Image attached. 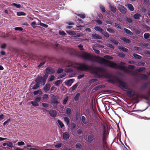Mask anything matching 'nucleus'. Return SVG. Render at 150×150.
<instances>
[{
  "label": "nucleus",
  "instance_id": "f257e3e1",
  "mask_svg": "<svg viewBox=\"0 0 150 150\" xmlns=\"http://www.w3.org/2000/svg\"><path fill=\"white\" fill-rule=\"evenodd\" d=\"M106 130L105 125L103 126V130L102 139L99 137L96 136L95 142L93 145L94 148L97 150H100L102 147L105 149L108 147L107 140L108 136L106 133Z\"/></svg>",
  "mask_w": 150,
  "mask_h": 150
},
{
  "label": "nucleus",
  "instance_id": "f03ea898",
  "mask_svg": "<svg viewBox=\"0 0 150 150\" xmlns=\"http://www.w3.org/2000/svg\"><path fill=\"white\" fill-rule=\"evenodd\" d=\"M97 58L99 59L100 62L98 61H96V62L101 64H104L110 67L116 69L117 64L111 61L106 60L103 58H100L98 57Z\"/></svg>",
  "mask_w": 150,
  "mask_h": 150
},
{
  "label": "nucleus",
  "instance_id": "7ed1b4c3",
  "mask_svg": "<svg viewBox=\"0 0 150 150\" xmlns=\"http://www.w3.org/2000/svg\"><path fill=\"white\" fill-rule=\"evenodd\" d=\"M105 69L103 67H96L94 68L93 74L97 76L98 78H101L103 77V74L105 73Z\"/></svg>",
  "mask_w": 150,
  "mask_h": 150
},
{
  "label": "nucleus",
  "instance_id": "20e7f679",
  "mask_svg": "<svg viewBox=\"0 0 150 150\" xmlns=\"http://www.w3.org/2000/svg\"><path fill=\"white\" fill-rule=\"evenodd\" d=\"M48 77V75L45 74L43 76H38L35 79V81L36 83H42L43 86L45 84L47 79Z\"/></svg>",
  "mask_w": 150,
  "mask_h": 150
},
{
  "label": "nucleus",
  "instance_id": "39448f33",
  "mask_svg": "<svg viewBox=\"0 0 150 150\" xmlns=\"http://www.w3.org/2000/svg\"><path fill=\"white\" fill-rule=\"evenodd\" d=\"M92 69L91 66L87 65L84 63L80 64L79 66L77 67V69L81 71H87L90 70Z\"/></svg>",
  "mask_w": 150,
  "mask_h": 150
},
{
  "label": "nucleus",
  "instance_id": "423d86ee",
  "mask_svg": "<svg viewBox=\"0 0 150 150\" xmlns=\"http://www.w3.org/2000/svg\"><path fill=\"white\" fill-rule=\"evenodd\" d=\"M81 57L85 60L88 61H93V59H92V55L86 52H83L81 55Z\"/></svg>",
  "mask_w": 150,
  "mask_h": 150
},
{
  "label": "nucleus",
  "instance_id": "0eeeda50",
  "mask_svg": "<svg viewBox=\"0 0 150 150\" xmlns=\"http://www.w3.org/2000/svg\"><path fill=\"white\" fill-rule=\"evenodd\" d=\"M127 91L126 92L127 95L129 97L132 98L135 96L136 99H138L139 98V94L138 93H135L134 92L132 93L131 89Z\"/></svg>",
  "mask_w": 150,
  "mask_h": 150
},
{
  "label": "nucleus",
  "instance_id": "6e6552de",
  "mask_svg": "<svg viewBox=\"0 0 150 150\" xmlns=\"http://www.w3.org/2000/svg\"><path fill=\"white\" fill-rule=\"evenodd\" d=\"M64 67H74V63L72 61L69 60H65L64 63Z\"/></svg>",
  "mask_w": 150,
  "mask_h": 150
},
{
  "label": "nucleus",
  "instance_id": "1a4fd4ad",
  "mask_svg": "<svg viewBox=\"0 0 150 150\" xmlns=\"http://www.w3.org/2000/svg\"><path fill=\"white\" fill-rule=\"evenodd\" d=\"M117 8L122 13L125 14L127 13V9L124 6L119 4L117 7Z\"/></svg>",
  "mask_w": 150,
  "mask_h": 150
},
{
  "label": "nucleus",
  "instance_id": "9d476101",
  "mask_svg": "<svg viewBox=\"0 0 150 150\" xmlns=\"http://www.w3.org/2000/svg\"><path fill=\"white\" fill-rule=\"evenodd\" d=\"M141 97L147 100L150 101V88L147 91L146 94L142 95Z\"/></svg>",
  "mask_w": 150,
  "mask_h": 150
},
{
  "label": "nucleus",
  "instance_id": "9b49d317",
  "mask_svg": "<svg viewBox=\"0 0 150 150\" xmlns=\"http://www.w3.org/2000/svg\"><path fill=\"white\" fill-rule=\"evenodd\" d=\"M116 81L117 83H119V85L125 89H127V88L125 86V83L121 81L118 78L116 77Z\"/></svg>",
  "mask_w": 150,
  "mask_h": 150
},
{
  "label": "nucleus",
  "instance_id": "f8f14e48",
  "mask_svg": "<svg viewBox=\"0 0 150 150\" xmlns=\"http://www.w3.org/2000/svg\"><path fill=\"white\" fill-rule=\"evenodd\" d=\"M116 69H119L121 70H123L126 73H128L129 71L127 68V67L125 66H122L119 65L117 64V65Z\"/></svg>",
  "mask_w": 150,
  "mask_h": 150
},
{
  "label": "nucleus",
  "instance_id": "ddd939ff",
  "mask_svg": "<svg viewBox=\"0 0 150 150\" xmlns=\"http://www.w3.org/2000/svg\"><path fill=\"white\" fill-rule=\"evenodd\" d=\"M109 7L110 8L111 11L113 13H115L116 12L117 8L114 4L110 3Z\"/></svg>",
  "mask_w": 150,
  "mask_h": 150
},
{
  "label": "nucleus",
  "instance_id": "4468645a",
  "mask_svg": "<svg viewBox=\"0 0 150 150\" xmlns=\"http://www.w3.org/2000/svg\"><path fill=\"white\" fill-rule=\"evenodd\" d=\"M46 72L47 74H50L54 73L55 71L52 68L48 67L46 69Z\"/></svg>",
  "mask_w": 150,
  "mask_h": 150
},
{
  "label": "nucleus",
  "instance_id": "2eb2a0df",
  "mask_svg": "<svg viewBox=\"0 0 150 150\" xmlns=\"http://www.w3.org/2000/svg\"><path fill=\"white\" fill-rule=\"evenodd\" d=\"M108 79L107 80V81L108 83L114 84L115 82H116V78L114 79L112 77H108Z\"/></svg>",
  "mask_w": 150,
  "mask_h": 150
},
{
  "label": "nucleus",
  "instance_id": "dca6fc26",
  "mask_svg": "<svg viewBox=\"0 0 150 150\" xmlns=\"http://www.w3.org/2000/svg\"><path fill=\"white\" fill-rule=\"evenodd\" d=\"M49 113L50 115L53 117H54L57 115V113L55 110H50L49 111Z\"/></svg>",
  "mask_w": 150,
  "mask_h": 150
},
{
  "label": "nucleus",
  "instance_id": "f3484780",
  "mask_svg": "<svg viewBox=\"0 0 150 150\" xmlns=\"http://www.w3.org/2000/svg\"><path fill=\"white\" fill-rule=\"evenodd\" d=\"M70 137L69 134L67 132L63 133V138L65 140L68 139Z\"/></svg>",
  "mask_w": 150,
  "mask_h": 150
},
{
  "label": "nucleus",
  "instance_id": "a211bd4d",
  "mask_svg": "<svg viewBox=\"0 0 150 150\" xmlns=\"http://www.w3.org/2000/svg\"><path fill=\"white\" fill-rule=\"evenodd\" d=\"M94 139L93 135L92 134L89 135L88 136V142L89 143H91Z\"/></svg>",
  "mask_w": 150,
  "mask_h": 150
},
{
  "label": "nucleus",
  "instance_id": "6ab92c4d",
  "mask_svg": "<svg viewBox=\"0 0 150 150\" xmlns=\"http://www.w3.org/2000/svg\"><path fill=\"white\" fill-rule=\"evenodd\" d=\"M50 85L49 84H46L43 88L45 92L48 91L50 89Z\"/></svg>",
  "mask_w": 150,
  "mask_h": 150
},
{
  "label": "nucleus",
  "instance_id": "aec40b11",
  "mask_svg": "<svg viewBox=\"0 0 150 150\" xmlns=\"http://www.w3.org/2000/svg\"><path fill=\"white\" fill-rule=\"evenodd\" d=\"M73 79H70L65 82V84L67 86H70L73 82Z\"/></svg>",
  "mask_w": 150,
  "mask_h": 150
},
{
  "label": "nucleus",
  "instance_id": "412c9836",
  "mask_svg": "<svg viewBox=\"0 0 150 150\" xmlns=\"http://www.w3.org/2000/svg\"><path fill=\"white\" fill-rule=\"evenodd\" d=\"M33 83V82H32V84L30 86L31 87H32V88L33 90L36 89L40 87V84L39 83H36L33 86L32 85Z\"/></svg>",
  "mask_w": 150,
  "mask_h": 150
},
{
  "label": "nucleus",
  "instance_id": "4be33fe9",
  "mask_svg": "<svg viewBox=\"0 0 150 150\" xmlns=\"http://www.w3.org/2000/svg\"><path fill=\"white\" fill-rule=\"evenodd\" d=\"M118 48L120 50H121L123 52H127L128 51V50L124 47H123L118 46Z\"/></svg>",
  "mask_w": 150,
  "mask_h": 150
},
{
  "label": "nucleus",
  "instance_id": "5701e85b",
  "mask_svg": "<svg viewBox=\"0 0 150 150\" xmlns=\"http://www.w3.org/2000/svg\"><path fill=\"white\" fill-rule=\"evenodd\" d=\"M94 29L97 31L100 32L102 34L103 31V30L101 28L98 26H95L94 28Z\"/></svg>",
  "mask_w": 150,
  "mask_h": 150
},
{
  "label": "nucleus",
  "instance_id": "b1692460",
  "mask_svg": "<svg viewBox=\"0 0 150 150\" xmlns=\"http://www.w3.org/2000/svg\"><path fill=\"white\" fill-rule=\"evenodd\" d=\"M92 36L94 39H102V38L101 36L97 34H93Z\"/></svg>",
  "mask_w": 150,
  "mask_h": 150
},
{
  "label": "nucleus",
  "instance_id": "393cba45",
  "mask_svg": "<svg viewBox=\"0 0 150 150\" xmlns=\"http://www.w3.org/2000/svg\"><path fill=\"white\" fill-rule=\"evenodd\" d=\"M81 122L85 125L87 124L88 123L87 120L84 116L81 117Z\"/></svg>",
  "mask_w": 150,
  "mask_h": 150
},
{
  "label": "nucleus",
  "instance_id": "a878e982",
  "mask_svg": "<svg viewBox=\"0 0 150 150\" xmlns=\"http://www.w3.org/2000/svg\"><path fill=\"white\" fill-rule=\"evenodd\" d=\"M141 17V15L138 13H136L133 16L134 18L136 19L139 20L140 17Z\"/></svg>",
  "mask_w": 150,
  "mask_h": 150
},
{
  "label": "nucleus",
  "instance_id": "bb28decb",
  "mask_svg": "<svg viewBox=\"0 0 150 150\" xmlns=\"http://www.w3.org/2000/svg\"><path fill=\"white\" fill-rule=\"evenodd\" d=\"M124 30L129 35H133V33L130 31V30L126 28H124Z\"/></svg>",
  "mask_w": 150,
  "mask_h": 150
},
{
  "label": "nucleus",
  "instance_id": "cd10ccee",
  "mask_svg": "<svg viewBox=\"0 0 150 150\" xmlns=\"http://www.w3.org/2000/svg\"><path fill=\"white\" fill-rule=\"evenodd\" d=\"M126 43H130L131 42L130 40L124 37L122 38V39Z\"/></svg>",
  "mask_w": 150,
  "mask_h": 150
},
{
  "label": "nucleus",
  "instance_id": "c85d7f7f",
  "mask_svg": "<svg viewBox=\"0 0 150 150\" xmlns=\"http://www.w3.org/2000/svg\"><path fill=\"white\" fill-rule=\"evenodd\" d=\"M128 8L131 11H133L134 10V8L133 5L130 4H128Z\"/></svg>",
  "mask_w": 150,
  "mask_h": 150
},
{
  "label": "nucleus",
  "instance_id": "c756f323",
  "mask_svg": "<svg viewBox=\"0 0 150 150\" xmlns=\"http://www.w3.org/2000/svg\"><path fill=\"white\" fill-rule=\"evenodd\" d=\"M100 10L101 11V12L102 13H104L105 12V7L103 6L102 5H100Z\"/></svg>",
  "mask_w": 150,
  "mask_h": 150
},
{
  "label": "nucleus",
  "instance_id": "7c9ffc66",
  "mask_svg": "<svg viewBox=\"0 0 150 150\" xmlns=\"http://www.w3.org/2000/svg\"><path fill=\"white\" fill-rule=\"evenodd\" d=\"M71 113V110L69 108H68L67 109L66 111V114L68 115V116L70 117Z\"/></svg>",
  "mask_w": 150,
  "mask_h": 150
},
{
  "label": "nucleus",
  "instance_id": "2f4dec72",
  "mask_svg": "<svg viewBox=\"0 0 150 150\" xmlns=\"http://www.w3.org/2000/svg\"><path fill=\"white\" fill-rule=\"evenodd\" d=\"M80 93H78L76 94L75 96L74 97V100L75 101L77 102L78 100L79 96H80Z\"/></svg>",
  "mask_w": 150,
  "mask_h": 150
},
{
  "label": "nucleus",
  "instance_id": "473e14b6",
  "mask_svg": "<svg viewBox=\"0 0 150 150\" xmlns=\"http://www.w3.org/2000/svg\"><path fill=\"white\" fill-rule=\"evenodd\" d=\"M17 15L18 16H25L26 14L22 11L18 12L17 13Z\"/></svg>",
  "mask_w": 150,
  "mask_h": 150
},
{
  "label": "nucleus",
  "instance_id": "72a5a7b5",
  "mask_svg": "<svg viewBox=\"0 0 150 150\" xmlns=\"http://www.w3.org/2000/svg\"><path fill=\"white\" fill-rule=\"evenodd\" d=\"M133 56L134 57L137 59H140L142 58L141 56L135 53L133 54Z\"/></svg>",
  "mask_w": 150,
  "mask_h": 150
},
{
  "label": "nucleus",
  "instance_id": "f704fd0d",
  "mask_svg": "<svg viewBox=\"0 0 150 150\" xmlns=\"http://www.w3.org/2000/svg\"><path fill=\"white\" fill-rule=\"evenodd\" d=\"M57 122L59 125L60 126L61 128H62L64 126V125L63 122L61 121L60 120H58L57 121Z\"/></svg>",
  "mask_w": 150,
  "mask_h": 150
},
{
  "label": "nucleus",
  "instance_id": "c9c22d12",
  "mask_svg": "<svg viewBox=\"0 0 150 150\" xmlns=\"http://www.w3.org/2000/svg\"><path fill=\"white\" fill-rule=\"evenodd\" d=\"M64 120L66 123L67 125H68L69 122V118L67 117H65L64 118Z\"/></svg>",
  "mask_w": 150,
  "mask_h": 150
},
{
  "label": "nucleus",
  "instance_id": "e433bc0d",
  "mask_svg": "<svg viewBox=\"0 0 150 150\" xmlns=\"http://www.w3.org/2000/svg\"><path fill=\"white\" fill-rule=\"evenodd\" d=\"M62 81L61 80L56 81L55 83V84L56 86H58L62 82Z\"/></svg>",
  "mask_w": 150,
  "mask_h": 150
},
{
  "label": "nucleus",
  "instance_id": "4c0bfd02",
  "mask_svg": "<svg viewBox=\"0 0 150 150\" xmlns=\"http://www.w3.org/2000/svg\"><path fill=\"white\" fill-rule=\"evenodd\" d=\"M146 69V68L144 67H140L137 69L136 71L138 72H140L143 71Z\"/></svg>",
  "mask_w": 150,
  "mask_h": 150
},
{
  "label": "nucleus",
  "instance_id": "58836bf2",
  "mask_svg": "<svg viewBox=\"0 0 150 150\" xmlns=\"http://www.w3.org/2000/svg\"><path fill=\"white\" fill-rule=\"evenodd\" d=\"M51 102L52 104H54L56 105H57L59 103L58 100L55 99H53Z\"/></svg>",
  "mask_w": 150,
  "mask_h": 150
},
{
  "label": "nucleus",
  "instance_id": "ea45409f",
  "mask_svg": "<svg viewBox=\"0 0 150 150\" xmlns=\"http://www.w3.org/2000/svg\"><path fill=\"white\" fill-rule=\"evenodd\" d=\"M102 34L106 38H109V34L106 32L103 31Z\"/></svg>",
  "mask_w": 150,
  "mask_h": 150
},
{
  "label": "nucleus",
  "instance_id": "a19ab883",
  "mask_svg": "<svg viewBox=\"0 0 150 150\" xmlns=\"http://www.w3.org/2000/svg\"><path fill=\"white\" fill-rule=\"evenodd\" d=\"M31 103L33 106L35 107L38 106L39 105L38 103L35 102V101H31Z\"/></svg>",
  "mask_w": 150,
  "mask_h": 150
},
{
  "label": "nucleus",
  "instance_id": "79ce46f5",
  "mask_svg": "<svg viewBox=\"0 0 150 150\" xmlns=\"http://www.w3.org/2000/svg\"><path fill=\"white\" fill-rule=\"evenodd\" d=\"M78 86V84L77 83H76L70 88V89L72 91H73L75 90L77 87Z\"/></svg>",
  "mask_w": 150,
  "mask_h": 150
},
{
  "label": "nucleus",
  "instance_id": "37998d69",
  "mask_svg": "<svg viewBox=\"0 0 150 150\" xmlns=\"http://www.w3.org/2000/svg\"><path fill=\"white\" fill-rule=\"evenodd\" d=\"M80 115L79 112H76L75 114V119L76 120H78L80 117Z\"/></svg>",
  "mask_w": 150,
  "mask_h": 150
},
{
  "label": "nucleus",
  "instance_id": "c03bdc74",
  "mask_svg": "<svg viewBox=\"0 0 150 150\" xmlns=\"http://www.w3.org/2000/svg\"><path fill=\"white\" fill-rule=\"evenodd\" d=\"M41 97L39 96H38L37 97L35 98V102L38 103L40 101Z\"/></svg>",
  "mask_w": 150,
  "mask_h": 150
},
{
  "label": "nucleus",
  "instance_id": "a18cd8bd",
  "mask_svg": "<svg viewBox=\"0 0 150 150\" xmlns=\"http://www.w3.org/2000/svg\"><path fill=\"white\" fill-rule=\"evenodd\" d=\"M7 146L11 148L13 147V144L11 142L8 141H7Z\"/></svg>",
  "mask_w": 150,
  "mask_h": 150
},
{
  "label": "nucleus",
  "instance_id": "49530a36",
  "mask_svg": "<svg viewBox=\"0 0 150 150\" xmlns=\"http://www.w3.org/2000/svg\"><path fill=\"white\" fill-rule=\"evenodd\" d=\"M70 35H75L76 34L75 32L74 31L69 30V31L67 32Z\"/></svg>",
  "mask_w": 150,
  "mask_h": 150
},
{
  "label": "nucleus",
  "instance_id": "de8ad7c7",
  "mask_svg": "<svg viewBox=\"0 0 150 150\" xmlns=\"http://www.w3.org/2000/svg\"><path fill=\"white\" fill-rule=\"evenodd\" d=\"M68 99V96H67L64 99L63 104L64 105H65L67 104V102Z\"/></svg>",
  "mask_w": 150,
  "mask_h": 150
},
{
  "label": "nucleus",
  "instance_id": "09e8293b",
  "mask_svg": "<svg viewBox=\"0 0 150 150\" xmlns=\"http://www.w3.org/2000/svg\"><path fill=\"white\" fill-rule=\"evenodd\" d=\"M104 57L107 59L109 60H111L113 59V57L111 56H110L109 55H106L104 56Z\"/></svg>",
  "mask_w": 150,
  "mask_h": 150
},
{
  "label": "nucleus",
  "instance_id": "8fccbe9b",
  "mask_svg": "<svg viewBox=\"0 0 150 150\" xmlns=\"http://www.w3.org/2000/svg\"><path fill=\"white\" fill-rule=\"evenodd\" d=\"M12 6H16L17 8H19L21 7V5L20 4H17L15 3H13L12 4Z\"/></svg>",
  "mask_w": 150,
  "mask_h": 150
},
{
  "label": "nucleus",
  "instance_id": "3c124183",
  "mask_svg": "<svg viewBox=\"0 0 150 150\" xmlns=\"http://www.w3.org/2000/svg\"><path fill=\"white\" fill-rule=\"evenodd\" d=\"M48 98V96L47 94H45L43 95L42 98L43 100H47Z\"/></svg>",
  "mask_w": 150,
  "mask_h": 150
},
{
  "label": "nucleus",
  "instance_id": "603ef678",
  "mask_svg": "<svg viewBox=\"0 0 150 150\" xmlns=\"http://www.w3.org/2000/svg\"><path fill=\"white\" fill-rule=\"evenodd\" d=\"M77 16L82 18H84L86 17V15L85 14H77Z\"/></svg>",
  "mask_w": 150,
  "mask_h": 150
},
{
  "label": "nucleus",
  "instance_id": "864d4df0",
  "mask_svg": "<svg viewBox=\"0 0 150 150\" xmlns=\"http://www.w3.org/2000/svg\"><path fill=\"white\" fill-rule=\"evenodd\" d=\"M150 36V34L149 33H145L144 34V38L146 39H147Z\"/></svg>",
  "mask_w": 150,
  "mask_h": 150
},
{
  "label": "nucleus",
  "instance_id": "5fc2aeb1",
  "mask_svg": "<svg viewBox=\"0 0 150 150\" xmlns=\"http://www.w3.org/2000/svg\"><path fill=\"white\" fill-rule=\"evenodd\" d=\"M107 30L110 33H115V31L112 28H107Z\"/></svg>",
  "mask_w": 150,
  "mask_h": 150
},
{
  "label": "nucleus",
  "instance_id": "6e6d98bb",
  "mask_svg": "<svg viewBox=\"0 0 150 150\" xmlns=\"http://www.w3.org/2000/svg\"><path fill=\"white\" fill-rule=\"evenodd\" d=\"M107 47H110L111 49H114L115 48L114 47L113 45L110 43L107 44Z\"/></svg>",
  "mask_w": 150,
  "mask_h": 150
},
{
  "label": "nucleus",
  "instance_id": "4d7b16f0",
  "mask_svg": "<svg viewBox=\"0 0 150 150\" xmlns=\"http://www.w3.org/2000/svg\"><path fill=\"white\" fill-rule=\"evenodd\" d=\"M112 42L115 44V45H118L119 43V42L118 41L116 40H115V39H112V40H110Z\"/></svg>",
  "mask_w": 150,
  "mask_h": 150
},
{
  "label": "nucleus",
  "instance_id": "13d9d810",
  "mask_svg": "<svg viewBox=\"0 0 150 150\" xmlns=\"http://www.w3.org/2000/svg\"><path fill=\"white\" fill-rule=\"evenodd\" d=\"M40 25L45 28H47L48 27V25H47L42 23H40Z\"/></svg>",
  "mask_w": 150,
  "mask_h": 150
},
{
  "label": "nucleus",
  "instance_id": "bf43d9fd",
  "mask_svg": "<svg viewBox=\"0 0 150 150\" xmlns=\"http://www.w3.org/2000/svg\"><path fill=\"white\" fill-rule=\"evenodd\" d=\"M15 30H19L22 31L23 30V29L21 27H17L14 28Z\"/></svg>",
  "mask_w": 150,
  "mask_h": 150
},
{
  "label": "nucleus",
  "instance_id": "052dcab7",
  "mask_svg": "<svg viewBox=\"0 0 150 150\" xmlns=\"http://www.w3.org/2000/svg\"><path fill=\"white\" fill-rule=\"evenodd\" d=\"M63 69L61 68H59L57 71V73L58 74H60L63 71Z\"/></svg>",
  "mask_w": 150,
  "mask_h": 150
},
{
  "label": "nucleus",
  "instance_id": "680f3d73",
  "mask_svg": "<svg viewBox=\"0 0 150 150\" xmlns=\"http://www.w3.org/2000/svg\"><path fill=\"white\" fill-rule=\"evenodd\" d=\"M62 145V143H57L55 145V147L57 148H60L61 147Z\"/></svg>",
  "mask_w": 150,
  "mask_h": 150
},
{
  "label": "nucleus",
  "instance_id": "e2e57ef3",
  "mask_svg": "<svg viewBox=\"0 0 150 150\" xmlns=\"http://www.w3.org/2000/svg\"><path fill=\"white\" fill-rule=\"evenodd\" d=\"M147 86V84L146 83H145L143 85L141 86V88L143 90L145 89Z\"/></svg>",
  "mask_w": 150,
  "mask_h": 150
},
{
  "label": "nucleus",
  "instance_id": "0e129e2a",
  "mask_svg": "<svg viewBox=\"0 0 150 150\" xmlns=\"http://www.w3.org/2000/svg\"><path fill=\"white\" fill-rule=\"evenodd\" d=\"M75 147L76 149H81V146L80 144L77 143L76 144Z\"/></svg>",
  "mask_w": 150,
  "mask_h": 150
},
{
  "label": "nucleus",
  "instance_id": "69168bd1",
  "mask_svg": "<svg viewBox=\"0 0 150 150\" xmlns=\"http://www.w3.org/2000/svg\"><path fill=\"white\" fill-rule=\"evenodd\" d=\"M134 32L137 34H140L141 33L140 30H139L137 29H134Z\"/></svg>",
  "mask_w": 150,
  "mask_h": 150
},
{
  "label": "nucleus",
  "instance_id": "338daca9",
  "mask_svg": "<svg viewBox=\"0 0 150 150\" xmlns=\"http://www.w3.org/2000/svg\"><path fill=\"white\" fill-rule=\"evenodd\" d=\"M142 27L145 29H147L148 30H150V27L146 25H142Z\"/></svg>",
  "mask_w": 150,
  "mask_h": 150
},
{
  "label": "nucleus",
  "instance_id": "774afa93",
  "mask_svg": "<svg viewBox=\"0 0 150 150\" xmlns=\"http://www.w3.org/2000/svg\"><path fill=\"white\" fill-rule=\"evenodd\" d=\"M59 35L64 36L66 35V33L64 31H60L59 32Z\"/></svg>",
  "mask_w": 150,
  "mask_h": 150
}]
</instances>
